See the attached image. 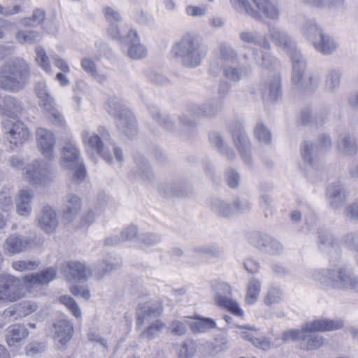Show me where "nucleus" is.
Listing matches in <instances>:
<instances>
[{
    "label": "nucleus",
    "mask_w": 358,
    "mask_h": 358,
    "mask_svg": "<svg viewBox=\"0 0 358 358\" xmlns=\"http://www.w3.org/2000/svg\"><path fill=\"white\" fill-rule=\"evenodd\" d=\"M28 335L29 331L23 324H12L5 330L6 341L10 347L20 345Z\"/></svg>",
    "instance_id": "obj_22"
},
{
    "label": "nucleus",
    "mask_w": 358,
    "mask_h": 358,
    "mask_svg": "<svg viewBox=\"0 0 358 358\" xmlns=\"http://www.w3.org/2000/svg\"><path fill=\"white\" fill-rule=\"evenodd\" d=\"M165 326L164 322L160 320H157L141 332L139 339L147 342L152 341L160 334Z\"/></svg>",
    "instance_id": "obj_37"
},
{
    "label": "nucleus",
    "mask_w": 358,
    "mask_h": 358,
    "mask_svg": "<svg viewBox=\"0 0 358 358\" xmlns=\"http://www.w3.org/2000/svg\"><path fill=\"white\" fill-rule=\"evenodd\" d=\"M345 217L352 222H358V201L348 205L343 211Z\"/></svg>",
    "instance_id": "obj_64"
},
{
    "label": "nucleus",
    "mask_w": 358,
    "mask_h": 358,
    "mask_svg": "<svg viewBox=\"0 0 358 358\" xmlns=\"http://www.w3.org/2000/svg\"><path fill=\"white\" fill-rule=\"evenodd\" d=\"M2 133L5 140L15 146L22 145L29 137V131L24 124L14 120L2 121Z\"/></svg>",
    "instance_id": "obj_10"
},
{
    "label": "nucleus",
    "mask_w": 358,
    "mask_h": 358,
    "mask_svg": "<svg viewBox=\"0 0 358 358\" xmlns=\"http://www.w3.org/2000/svg\"><path fill=\"white\" fill-rule=\"evenodd\" d=\"M233 7L238 11H245L252 17L260 20L262 16L259 11L252 8L248 0H230Z\"/></svg>",
    "instance_id": "obj_48"
},
{
    "label": "nucleus",
    "mask_w": 358,
    "mask_h": 358,
    "mask_svg": "<svg viewBox=\"0 0 358 358\" xmlns=\"http://www.w3.org/2000/svg\"><path fill=\"white\" fill-rule=\"evenodd\" d=\"M122 264L120 262L101 261L94 268V274L98 279H101L112 271L120 268Z\"/></svg>",
    "instance_id": "obj_44"
},
{
    "label": "nucleus",
    "mask_w": 358,
    "mask_h": 358,
    "mask_svg": "<svg viewBox=\"0 0 358 358\" xmlns=\"http://www.w3.org/2000/svg\"><path fill=\"white\" fill-rule=\"evenodd\" d=\"M98 134H90L89 130H84L81 133L82 141L89 152V149L96 151L107 163L110 164L113 162L112 152L116 159L119 162L123 160L122 150L116 147L114 144L110 143V134L107 129L103 126L98 128Z\"/></svg>",
    "instance_id": "obj_3"
},
{
    "label": "nucleus",
    "mask_w": 358,
    "mask_h": 358,
    "mask_svg": "<svg viewBox=\"0 0 358 358\" xmlns=\"http://www.w3.org/2000/svg\"><path fill=\"white\" fill-rule=\"evenodd\" d=\"M149 113L152 119L166 131L167 132H178L180 135L189 137L194 134L196 123L195 121L185 115L180 117V127L176 124L173 117L170 115L161 113L157 108L155 106L148 107Z\"/></svg>",
    "instance_id": "obj_7"
},
{
    "label": "nucleus",
    "mask_w": 358,
    "mask_h": 358,
    "mask_svg": "<svg viewBox=\"0 0 358 358\" xmlns=\"http://www.w3.org/2000/svg\"><path fill=\"white\" fill-rule=\"evenodd\" d=\"M218 58L225 62H236L238 59L237 52L228 44L220 43L218 47Z\"/></svg>",
    "instance_id": "obj_51"
},
{
    "label": "nucleus",
    "mask_w": 358,
    "mask_h": 358,
    "mask_svg": "<svg viewBox=\"0 0 358 358\" xmlns=\"http://www.w3.org/2000/svg\"><path fill=\"white\" fill-rule=\"evenodd\" d=\"M259 11L268 17L276 19L278 17V9L269 0H252Z\"/></svg>",
    "instance_id": "obj_46"
},
{
    "label": "nucleus",
    "mask_w": 358,
    "mask_h": 358,
    "mask_svg": "<svg viewBox=\"0 0 358 358\" xmlns=\"http://www.w3.org/2000/svg\"><path fill=\"white\" fill-rule=\"evenodd\" d=\"M159 194L164 197L182 196L188 195L190 189L184 180L164 182L157 187Z\"/></svg>",
    "instance_id": "obj_18"
},
{
    "label": "nucleus",
    "mask_w": 358,
    "mask_h": 358,
    "mask_svg": "<svg viewBox=\"0 0 358 358\" xmlns=\"http://www.w3.org/2000/svg\"><path fill=\"white\" fill-rule=\"evenodd\" d=\"M301 32L311 42L317 52L329 55L336 51V42L331 36L323 31L315 20L306 19L301 28Z\"/></svg>",
    "instance_id": "obj_5"
},
{
    "label": "nucleus",
    "mask_w": 358,
    "mask_h": 358,
    "mask_svg": "<svg viewBox=\"0 0 358 358\" xmlns=\"http://www.w3.org/2000/svg\"><path fill=\"white\" fill-rule=\"evenodd\" d=\"M56 271L53 268H48L41 273H31L24 277V282L31 286L48 283L56 277Z\"/></svg>",
    "instance_id": "obj_29"
},
{
    "label": "nucleus",
    "mask_w": 358,
    "mask_h": 358,
    "mask_svg": "<svg viewBox=\"0 0 358 358\" xmlns=\"http://www.w3.org/2000/svg\"><path fill=\"white\" fill-rule=\"evenodd\" d=\"M136 328L139 329L145 320L152 317L145 304H140L136 308Z\"/></svg>",
    "instance_id": "obj_62"
},
{
    "label": "nucleus",
    "mask_w": 358,
    "mask_h": 358,
    "mask_svg": "<svg viewBox=\"0 0 358 358\" xmlns=\"http://www.w3.org/2000/svg\"><path fill=\"white\" fill-rule=\"evenodd\" d=\"M36 60L37 63L40 65V66L46 72L51 71V65L50 64L49 57L47 56L45 50L41 47L38 46L36 48Z\"/></svg>",
    "instance_id": "obj_59"
},
{
    "label": "nucleus",
    "mask_w": 358,
    "mask_h": 358,
    "mask_svg": "<svg viewBox=\"0 0 358 358\" xmlns=\"http://www.w3.org/2000/svg\"><path fill=\"white\" fill-rule=\"evenodd\" d=\"M54 338L62 345H65L71 340L73 328L69 320L65 319L57 320L54 324Z\"/></svg>",
    "instance_id": "obj_25"
},
{
    "label": "nucleus",
    "mask_w": 358,
    "mask_h": 358,
    "mask_svg": "<svg viewBox=\"0 0 358 358\" xmlns=\"http://www.w3.org/2000/svg\"><path fill=\"white\" fill-rule=\"evenodd\" d=\"M242 337L250 341L255 346L259 347L264 350H267L271 348V342L265 337L257 338L251 332L243 331Z\"/></svg>",
    "instance_id": "obj_54"
},
{
    "label": "nucleus",
    "mask_w": 358,
    "mask_h": 358,
    "mask_svg": "<svg viewBox=\"0 0 358 358\" xmlns=\"http://www.w3.org/2000/svg\"><path fill=\"white\" fill-rule=\"evenodd\" d=\"M63 272L69 281L86 280L92 274L90 267L78 261L68 262Z\"/></svg>",
    "instance_id": "obj_17"
},
{
    "label": "nucleus",
    "mask_w": 358,
    "mask_h": 358,
    "mask_svg": "<svg viewBox=\"0 0 358 358\" xmlns=\"http://www.w3.org/2000/svg\"><path fill=\"white\" fill-rule=\"evenodd\" d=\"M209 140L210 144L226 158L230 160L235 159V152L225 143L220 133L217 131H211L209 134Z\"/></svg>",
    "instance_id": "obj_34"
},
{
    "label": "nucleus",
    "mask_w": 358,
    "mask_h": 358,
    "mask_svg": "<svg viewBox=\"0 0 358 358\" xmlns=\"http://www.w3.org/2000/svg\"><path fill=\"white\" fill-rule=\"evenodd\" d=\"M210 208L215 214L221 217L230 216L234 212V208L228 203L218 198H214L211 200Z\"/></svg>",
    "instance_id": "obj_43"
},
{
    "label": "nucleus",
    "mask_w": 358,
    "mask_h": 358,
    "mask_svg": "<svg viewBox=\"0 0 358 358\" xmlns=\"http://www.w3.org/2000/svg\"><path fill=\"white\" fill-rule=\"evenodd\" d=\"M344 247L358 253V232L351 231L345 234L341 239Z\"/></svg>",
    "instance_id": "obj_55"
},
{
    "label": "nucleus",
    "mask_w": 358,
    "mask_h": 358,
    "mask_svg": "<svg viewBox=\"0 0 358 358\" xmlns=\"http://www.w3.org/2000/svg\"><path fill=\"white\" fill-rule=\"evenodd\" d=\"M250 243L256 248L270 255H279L283 251L281 243L267 234L255 233L252 235Z\"/></svg>",
    "instance_id": "obj_13"
},
{
    "label": "nucleus",
    "mask_w": 358,
    "mask_h": 358,
    "mask_svg": "<svg viewBox=\"0 0 358 358\" xmlns=\"http://www.w3.org/2000/svg\"><path fill=\"white\" fill-rule=\"evenodd\" d=\"M327 198L334 209L341 208L347 199L346 191L341 182L330 184L327 189Z\"/></svg>",
    "instance_id": "obj_20"
},
{
    "label": "nucleus",
    "mask_w": 358,
    "mask_h": 358,
    "mask_svg": "<svg viewBox=\"0 0 358 358\" xmlns=\"http://www.w3.org/2000/svg\"><path fill=\"white\" fill-rule=\"evenodd\" d=\"M320 153L319 147L312 141H304L301 145V155L303 159L310 165L316 164L319 160Z\"/></svg>",
    "instance_id": "obj_31"
},
{
    "label": "nucleus",
    "mask_w": 358,
    "mask_h": 358,
    "mask_svg": "<svg viewBox=\"0 0 358 358\" xmlns=\"http://www.w3.org/2000/svg\"><path fill=\"white\" fill-rule=\"evenodd\" d=\"M103 13L110 23L108 33L114 39L121 38L122 34L118 29L117 23L121 20L120 15L113 8L106 6L103 8Z\"/></svg>",
    "instance_id": "obj_33"
},
{
    "label": "nucleus",
    "mask_w": 358,
    "mask_h": 358,
    "mask_svg": "<svg viewBox=\"0 0 358 358\" xmlns=\"http://www.w3.org/2000/svg\"><path fill=\"white\" fill-rule=\"evenodd\" d=\"M313 278L326 288L353 289L356 278L344 268L315 271Z\"/></svg>",
    "instance_id": "obj_6"
},
{
    "label": "nucleus",
    "mask_w": 358,
    "mask_h": 358,
    "mask_svg": "<svg viewBox=\"0 0 358 358\" xmlns=\"http://www.w3.org/2000/svg\"><path fill=\"white\" fill-rule=\"evenodd\" d=\"M81 199L73 193L66 195L63 204L62 215L68 222H73L81 210Z\"/></svg>",
    "instance_id": "obj_21"
},
{
    "label": "nucleus",
    "mask_w": 358,
    "mask_h": 358,
    "mask_svg": "<svg viewBox=\"0 0 358 358\" xmlns=\"http://www.w3.org/2000/svg\"><path fill=\"white\" fill-rule=\"evenodd\" d=\"M43 101V107L48 112V118L55 124L62 125L64 118L62 115L52 105L50 96Z\"/></svg>",
    "instance_id": "obj_42"
},
{
    "label": "nucleus",
    "mask_w": 358,
    "mask_h": 358,
    "mask_svg": "<svg viewBox=\"0 0 358 358\" xmlns=\"http://www.w3.org/2000/svg\"><path fill=\"white\" fill-rule=\"evenodd\" d=\"M30 76V67L22 58L15 57L0 68V87L17 92L24 87Z\"/></svg>",
    "instance_id": "obj_2"
},
{
    "label": "nucleus",
    "mask_w": 358,
    "mask_h": 358,
    "mask_svg": "<svg viewBox=\"0 0 358 358\" xmlns=\"http://www.w3.org/2000/svg\"><path fill=\"white\" fill-rule=\"evenodd\" d=\"M269 34L272 41L289 55L292 62L295 54L301 55L297 50L294 40L285 31L278 27H272L269 28Z\"/></svg>",
    "instance_id": "obj_15"
},
{
    "label": "nucleus",
    "mask_w": 358,
    "mask_h": 358,
    "mask_svg": "<svg viewBox=\"0 0 358 358\" xmlns=\"http://www.w3.org/2000/svg\"><path fill=\"white\" fill-rule=\"evenodd\" d=\"M41 33L35 29H19L15 34V39L20 44L32 45L40 41Z\"/></svg>",
    "instance_id": "obj_38"
},
{
    "label": "nucleus",
    "mask_w": 358,
    "mask_h": 358,
    "mask_svg": "<svg viewBox=\"0 0 358 358\" xmlns=\"http://www.w3.org/2000/svg\"><path fill=\"white\" fill-rule=\"evenodd\" d=\"M22 107L20 103L13 96L4 97L0 104V113L1 115L14 118L20 113Z\"/></svg>",
    "instance_id": "obj_35"
},
{
    "label": "nucleus",
    "mask_w": 358,
    "mask_h": 358,
    "mask_svg": "<svg viewBox=\"0 0 358 358\" xmlns=\"http://www.w3.org/2000/svg\"><path fill=\"white\" fill-rule=\"evenodd\" d=\"M337 148L344 155H355L358 150L355 136L350 133L341 135L337 141Z\"/></svg>",
    "instance_id": "obj_30"
},
{
    "label": "nucleus",
    "mask_w": 358,
    "mask_h": 358,
    "mask_svg": "<svg viewBox=\"0 0 358 358\" xmlns=\"http://www.w3.org/2000/svg\"><path fill=\"white\" fill-rule=\"evenodd\" d=\"M216 327L215 322L208 317H196V321L192 322L190 328L194 333H204Z\"/></svg>",
    "instance_id": "obj_47"
},
{
    "label": "nucleus",
    "mask_w": 358,
    "mask_h": 358,
    "mask_svg": "<svg viewBox=\"0 0 358 358\" xmlns=\"http://www.w3.org/2000/svg\"><path fill=\"white\" fill-rule=\"evenodd\" d=\"M136 160L138 169L135 171V174L143 180L150 182L153 178V173L148 162L140 155Z\"/></svg>",
    "instance_id": "obj_45"
},
{
    "label": "nucleus",
    "mask_w": 358,
    "mask_h": 358,
    "mask_svg": "<svg viewBox=\"0 0 358 358\" xmlns=\"http://www.w3.org/2000/svg\"><path fill=\"white\" fill-rule=\"evenodd\" d=\"M147 48L139 43H133L129 45L127 55L132 59H141L147 55Z\"/></svg>",
    "instance_id": "obj_56"
},
{
    "label": "nucleus",
    "mask_w": 358,
    "mask_h": 358,
    "mask_svg": "<svg viewBox=\"0 0 358 358\" xmlns=\"http://www.w3.org/2000/svg\"><path fill=\"white\" fill-rule=\"evenodd\" d=\"M38 224L47 233L52 232L58 224L57 214L49 206H44L38 217Z\"/></svg>",
    "instance_id": "obj_26"
},
{
    "label": "nucleus",
    "mask_w": 358,
    "mask_h": 358,
    "mask_svg": "<svg viewBox=\"0 0 358 358\" xmlns=\"http://www.w3.org/2000/svg\"><path fill=\"white\" fill-rule=\"evenodd\" d=\"M26 0H13V4L3 7L0 4V15L4 17H10L24 12V5Z\"/></svg>",
    "instance_id": "obj_49"
},
{
    "label": "nucleus",
    "mask_w": 358,
    "mask_h": 358,
    "mask_svg": "<svg viewBox=\"0 0 358 358\" xmlns=\"http://www.w3.org/2000/svg\"><path fill=\"white\" fill-rule=\"evenodd\" d=\"M36 138L38 147L44 157L51 159L54 157V147L55 144V138L52 131L38 128L36 131Z\"/></svg>",
    "instance_id": "obj_19"
},
{
    "label": "nucleus",
    "mask_w": 358,
    "mask_h": 358,
    "mask_svg": "<svg viewBox=\"0 0 358 358\" xmlns=\"http://www.w3.org/2000/svg\"><path fill=\"white\" fill-rule=\"evenodd\" d=\"M80 152L72 143H66L62 149V162L69 169L76 168L79 162Z\"/></svg>",
    "instance_id": "obj_27"
},
{
    "label": "nucleus",
    "mask_w": 358,
    "mask_h": 358,
    "mask_svg": "<svg viewBox=\"0 0 358 358\" xmlns=\"http://www.w3.org/2000/svg\"><path fill=\"white\" fill-rule=\"evenodd\" d=\"M341 72L338 69H330L325 77L324 90L328 92H334L341 83Z\"/></svg>",
    "instance_id": "obj_39"
},
{
    "label": "nucleus",
    "mask_w": 358,
    "mask_h": 358,
    "mask_svg": "<svg viewBox=\"0 0 358 358\" xmlns=\"http://www.w3.org/2000/svg\"><path fill=\"white\" fill-rule=\"evenodd\" d=\"M107 112L118 119L122 117V115L126 111H130L122 103V100L117 96L110 97L106 103Z\"/></svg>",
    "instance_id": "obj_41"
},
{
    "label": "nucleus",
    "mask_w": 358,
    "mask_h": 358,
    "mask_svg": "<svg viewBox=\"0 0 358 358\" xmlns=\"http://www.w3.org/2000/svg\"><path fill=\"white\" fill-rule=\"evenodd\" d=\"M59 300L61 303L64 304L69 308L76 317H80L81 316L80 308L73 298L69 296H62Z\"/></svg>",
    "instance_id": "obj_61"
},
{
    "label": "nucleus",
    "mask_w": 358,
    "mask_h": 358,
    "mask_svg": "<svg viewBox=\"0 0 358 358\" xmlns=\"http://www.w3.org/2000/svg\"><path fill=\"white\" fill-rule=\"evenodd\" d=\"M283 300V292L277 287H271L268 289L264 299V303L270 306L275 303H279Z\"/></svg>",
    "instance_id": "obj_53"
},
{
    "label": "nucleus",
    "mask_w": 358,
    "mask_h": 358,
    "mask_svg": "<svg viewBox=\"0 0 358 358\" xmlns=\"http://www.w3.org/2000/svg\"><path fill=\"white\" fill-rule=\"evenodd\" d=\"M231 288L225 282H218L215 287V300L218 306L231 299Z\"/></svg>",
    "instance_id": "obj_50"
},
{
    "label": "nucleus",
    "mask_w": 358,
    "mask_h": 358,
    "mask_svg": "<svg viewBox=\"0 0 358 358\" xmlns=\"http://www.w3.org/2000/svg\"><path fill=\"white\" fill-rule=\"evenodd\" d=\"M117 127L120 132L128 138L134 137L137 134L136 121L131 111H126L117 121Z\"/></svg>",
    "instance_id": "obj_23"
},
{
    "label": "nucleus",
    "mask_w": 358,
    "mask_h": 358,
    "mask_svg": "<svg viewBox=\"0 0 358 358\" xmlns=\"http://www.w3.org/2000/svg\"><path fill=\"white\" fill-rule=\"evenodd\" d=\"M231 134L234 145L238 150L243 160L247 165L251 166L252 159L250 152V143L245 131L242 126L239 124L235 129H231Z\"/></svg>",
    "instance_id": "obj_14"
},
{
    "label": "nucleus",
    "mask_w": 358,
    "mask_h": 358,
    "mask_svg": "<svg viewBox=\"0 0 358 358\" xmlns=\"http://www.w3.org/2000/svg\"><path fill=\"white\" fill-rule=\"evenodd\" d=\"M24 178L31 185L46 186L55 178V174L47 164L34 160L24 167Z\"/></svg>",
    "instance_id": "obj_9"
},
{
    "label": "nucleus",
    "mask_w": 358,
    "mask_h": 358,
    "mask_svg": "<svg viewBox=\"0 0 358 358\" xmlns=\"http://www.w3.org/2000/svg\"><path fill=\"white\" fill-rule=\"evenodd\" d=\"M306 61L302 55L293 56L292 83L297 88L307 91H315L320 83V77L317 73H308L304 76Z\"/></svg>",
    "instance_id": "obj_8"
},
{
    "label": "nucleus",
    "mask_w": 358,
    "mask_h": 358,
    "mask_svg": "<svg viewBox=\"0 0 358 358\" xmlns=\"http://www.w3.org/2000/svg\"><path fill=\"white\" fill-rule=\"evenodd\" d=\"M249 66L241 65L238 66H234L229 64H226L223 66L224 76L231 82L238 83L250 73Z\"/></svg>",
    "instance_id": "obj_32"
},
{
    "label": "nucleus",
    "mask_w": 358,
    "mask_h": 358,
    "mask_svg": "<svg viewBox=\"0 0 358 358\" xmlns=\"http://www.w3.org/2000/svg\"><path fill=\"white\" fill-rule=\"evenodd\" d=\"M269 98L273 101H278L282 99L281 78L275 75L269 83Z\"/></svg>",
    "instance_id": "obj_52"
},
{
    "label": "nucleus",
    "mask_w": 358,
    "mask_h": 358,
    "mask_svg": "<svg viewBox=\"0 0 358 358\" xmlns=\"http://www.w3.org/2000/svg\"><path fill=\"white\" fill-rule=\"evenodd\" d=\"M148 79L152 83L159 86H166L170 84V80L168 78L161 74L160 73L150 71L146 73Z\"/></svg>",
    "instance_id": "obj_63"
},
{
    "label": "nucleus",
    "mask_w": 358,
    "mask_h": 358,
    "mask_svg": "<svg viewBox=\"0 0 358 358\" xmlns=\"http://www.w3.org/2000/svg\"><path fill=\"white\" fill-rule=\"evenodd\" d=\"M255 136L261 143L269 144L271 141L270 131L262 123H258L255 129Z\"/></svg>",
    "instance_id": "obj_58"
},
{
    "label": "nucleus",
    "mask_w": 358,
    "mask_h": 358,
    "mask_svg": "<svg viewBox=\"0 0 358 358\" xmlns=\"http://www.w3.org/2000/svg\"><path fill=\"white\" fill-rule=\"evenodd\" d=\"M31 245V239L13 234L10 236L6 241L4 244L5 250L10 254L20 253L26 250Z\"/></svg>",
    "instance_id": "obj_24"
},
{
    "label": "nucleus",
    "mask_w": 358,
    "mask_h": 358,
    "mask_svg": "<svg viewBox=\"0 0 358 358\" xmlns=\"http://www.w3.org/2000/svg\"><path fill=\"white\" fill-rule=\"evenodd\" d=\"M255 59L258 64L268 69H273L279 65L278 59L268 52H262V57Z\"/></svg>",
    "instance_id": "obj_57"
},
{
    "label": "nucleus",
    "mask_w": 358,
    "mask_h": 358,
    "mask_svg": "<svg viewBox=\"0 0 358 358\" xmlns=\"http://www.w3.org/2000/svg\"><path fill=\"white\" fill-rule=\"evenodd\" d=\"M45 16L46 14L43 9L36 8L33 10L31 16L21 17L19 23L24 28L35 27L43 23Z\"/></svg>",
    "instance_id": "obj_36"
},
{
    "label": "nucleus",
    "mask_w": 358,
    "mask_h": 358,
    "mask_svg": "<svg viewBox=\"0 0 358 358\" xmlns=\"http://www.w3.org/2000/svg\"><path fill=\"white\" fill-rule=\"evenodd\" d=\"M223 108V101L220 99H211L201 105L189 106L188 112L194 117L211 118L217 115Z\"/></svg>",
    "instance_id": "obj_11"
},
{
    "label": "nucleus",
    "mask_w": 358,
    "mask_h": 358,
    "mask_svg": "<svg viewBox=\"0 0 358 358\" xmlns=\"http://www.w3.org/2000/svg\"><path fill=\"white\" fill-rule=\"evenodd\" d=\"M0 280L8 296V302H15L22 296V282L19 278L3 273L0 275Z\"/></svg>",
    "instance_id": "obj_16"
},
{
    "label": "nucleus",
    "mask_w": 358,
    "mask_h": 358,
    "mask_svg": "<svg viewBox=\"0 0 358 358\" xmlns=\"http://www.w3.org/2000/svg\"><path fill=\"white\" fill-rule=\"evenodd\" d=\"M171 52L182 66L196 68L207 55L208 49L196 34L187 32L174 43Z\"/></svg>",
    "instance_id": "obj_1"
},
{
    "label": "nucleus",
    "mask_w": 358,
    "mask_h": 358,
    "mask_svg": "<svg viewBox=\"0 0 358 358\" xmlns=\"http://www.w3.org/2000/svg\"><path fill=\"white\" fill-rule=\"evenodd\" d=\"M194 251L210 257H217L222 253V250L216 245L196 247Z\"/></svg>",
    "instance_id": "obj_60"
},
{
    "label": "nucleus",
    "mask_w": 358,
    "mask_h": 358,
    "mask_svg": "<svg viewBox=\"0 0 358 358\" xmlns=\"http://www.w3.org/2000/svg\"><path fill=\"white\" fill-rule=\"evenodd\" d=\"M260 291L261 282L259 280L251 278L247 287V293L245 297V303L249 305L254 304L258 299Z\"/></svg>",
    "instance_id": "obj_40"
},
{
    "label": "nucleus",
    "mask_w": 358,
    "mask_h": 358,
    "mask_svg": "<svg viewBox=\"0 0 358 358\" xmlns=\"http://www.w3.org/2000/svg\"><path fill=\"white\" fill-rule=\"evenodd\" d=\"M38 309L36 303L31 301H22L13 306L6 309L3 314L6 317L17 315L19 317H25Z\"/></svg>",
    "instance_id": "obj_28"
},
{
    "label": "nucleus",
    "mask_w": 358,
    "mask_h": 358,
    "mask_svg": "<svg viewBox=\"0 0 358 358\" xmlns=\"http://www.w3.org/2000/svg\"><path fill=\"white\" fill-rule=\"evenodd\" d=\"M344 324L340 320L320 319L306 324L301 338L300 348L304 350H315L324 344V338L313 331H334L341 329Z\"/></svg>",
    "instance_id": "obj_4"
},
{
    "label": "nucleus",
    "mask_w": 358,
    "mask_h": 358,
    "mask_svg": "<svg viewBox=\"0 0 358 358\" xmlns=\"http://www.w3.org/2000/svg\"><path fill=\"white\" fill-rule=\"evenodd\" d=\"M317 246L322 253L334 257L335 262L340 259L341 248L339 241L331 232L327 231L320 232Z\"/></svg>",
    "instance_id": "obj_12"
}]
</instances>
